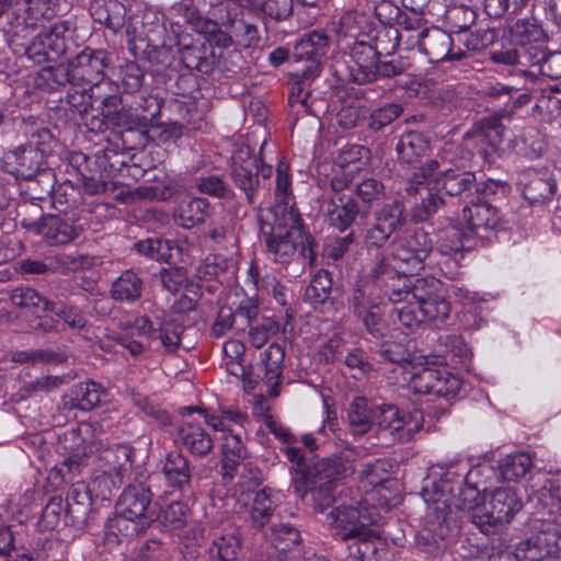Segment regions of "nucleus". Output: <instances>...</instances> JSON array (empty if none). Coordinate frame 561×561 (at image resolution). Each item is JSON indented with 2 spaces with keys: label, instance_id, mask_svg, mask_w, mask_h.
<instances>
[{
  "label": "nucleus",
  "instance_id": "f257e3e1",
  "mask_svg": "<svg viewBox=\"0 0 561 561\" xmlns=\"http://www.w3.org/2000/svg\"><path fill=\"white\" fill-rule=\"evenodd\" d=\"M284 455L291 463L294 493L300 500L310 493L317 513H323L337 500L339 481L354 473L353 462L341 456L307 459L305 451L294 446H287Z\"/></svg>",
  "mask_w": 561,
  "mask_h": 561
},
{
  "label": "nucleus",
  "instance_id": "f03ea898",
  "mask_svg": "<svg viewBox=\"0 0 561 561\" xmlns=\"http://www.w3.org/2000/svg\"><path fill=\"white\" fill-rule=\"evenodd\" d=\"M540 525L520 542L513 554L500 556L511 561H561V478L548 479L536 493Z\"/></svg>",
  "mask_w": 561,
  "mask_h": 561
},
{
  "label": "nucleus",
  "instance_id": "7ed1b4c3",
  "mask_svg": "<svg viewBox=\"0 0 561 561\" xmlns=\"http://www.w3.org/2000/svg\"><path fill=\"white\" fill-rule=\"evenodd\" d=\"M440 283L434 277H404L401 287H393L389 300L397 305V314L402 325L419 327L422 322L443 323L450 314V306L439 294Z\"/></svg>",
  "mask_w": 561,
  "mask_h": 561
},
{
  "label": "nucleus",
  "instance_id": "20e7f679",
  "mask_svg": "<svg viewBox=\"0 0 561 561\" xmlns=\"http://www.w3.org/2000/svg\"><path fill=\"white\" fill-rule=\"evenodd\" d=\"M260 219L265 244L276 262L286 263L296 254L306 257L307 250L311 253V237L304 233L301 219L294 208L279 205L275 210H261ZM309 260L313 261L311 254Z\"/></svg>",
  "mask_w": 561,
  "mask_h": 561
},
{
  "label": "nucleus",
  "instance_id": "39448f33",
  "mask_svg": "<svg viewBox=\"0 0 561 561\" xmlns=\"http://www.w3.org/2000/svg\"><path fill=\"white\" fill-rule=\"evenodd\" d=\"M438 169V162L431 160L420 169V173L413 175L409 191L416 193L426 191V197L422 198V202L412 210V218L415 221H424L439 209L443 205L440 190H444L447 195H457L469 190L476 180L472 172Z\"/></svg>",
  "mask_w": 561,
  "mask_h": 561
},
{
  "label": "nucleus",
  "instance_id": "423d86ee",
  "mask_svg": "<svg viewBox=\"0 0 561 561\" xmlns=\"http://www.w3.org/2000/svg\"><path fill=\"white\" fill-rule=\"evenodd\" d=\"M152 493L144 483L128 484L115 503V514L107 518V542L111 537L121 543L123 538L139 535L149 524L146 512L151 504Z\"/></svg>",
  "mask_w": 561,
  "mask_h": 561
},
{
  "label": "nucleus",
  "instance_id": "0eeeda50",
  "mask_svg": "<svg viewBox=\"0 0 561 561\" xmlns=\"http://www.w3.org/2000/svg\"><path fill=\"white\" fill-rule=\"evenodd\" d=\"M500 221L497 210L481 201L467 205L462 218L457 225L447 227L438 239V251L443 255H458L466 249L465 240L473 237L483 238L482 231L493 230Z\"/></svg>",
  "mask_w": 561,
  "mask_h": 561
},
{
  "label": "nucleus",
  "instance_id": "6e6552de",
  "mask_svg": "<svg viewBox=\"0 0 561 561\" xmlns=\"http://www.w3.org/2000/svg\"><path fill=\"white\" fill-rule=\"evenodd\" d=\"M432 249V241L425 231L417 230L407 239L392 243L387 257H382L371 270L380 274L412 275L423 267V261Z\"/></svg>",
  "mask_w": 561,
  "mask_h": 561
},
{
  "label": "nucleus",
  "instance_id": "1a4fd4ad",
  "mask_svg": "<svg viewBox=\"0 0 561 561\" xmlns=\"http://www.w3.org/2000/svg\"><path fill=\"white\" fill-rule=\"evenodd\" d=\"M402 33L393 26H383L378 31L376 45L357 42L351 50L348 62L353 81L363 84L378 78V55H389L398 47Z\"/></svg>",
  "mask_w": 561,
  "mask_h": 561
},
{
  "label": "nucleus",
  "instance_id": "9d476101",
  "mask_svg": "<svg viewBox=\"0 0 561 561\" xmlns=\"http://www.w3.org/2000/svg\"><path fill=\"white\" fill-rule=\"evenodd\" d=\"M54 138L46 128L37 129L25 145L4 153L3 167L7 172L20 179H31L47 165Z\"/></svg>",
  "mask_w": 561,
  "mask_h": 561
},
{
  "label": "nucleus",
  "instance_id": "9b49d317",
  "mask_svg": "<svg viewBox=\"0 0 561 561\" xmlns=\"http://www.w3.org/2000/svg\"><path fill=\"white\" fill-rule=\"evenodd\" d=\"M445 360L439 356H425L423 365H420L416 370L409 371V389L415 393L433 394L446 400L455 398L462 388V381L445 366L435 367L436 364Z\"/></svg>",
  "mask_w": 561,
  "mask_h": 561
},
{
  "label": "nucleus",
  "instance_id": "f8f14e48",
  "mask_svg": "<svg viewBox=\"0 0 561 561\" xmlns=\"http://www.w3.org/2000/svg\"><path fill=\"white\" fill-rule=\"evenodd\" d=\"M341 486L339 491V501L341 503L327 515V523L334 538L343 541L362 538L366 535L367 528L373 524V518L366 513L362 499H351V504L342 501L344 494H352L354 491L352 488Z\"/></svg>",
  "mask_w": 561,
  "mask_h": 561
},
{
  "label": "nucleus",
  "instance_id": "ddd939ff",
  "mask_svg": "<svg viewBox=\"0 0 561 561\" xmlns=\"http://www.w3.org/2000/svg\"><path fill=\"white\" fill-rule=\"evenodd\" d=\"M454 478L451 472H446L438 482H435V496L432 500L435 503L442 502L445 506L454 504L463 511H471L479 506L486 494L477 485H467L465 478L460 480L457 476L456 482H454Z\"/></svg>",
  "mask_w": 561,
  "mask_h": 561
},
{
  "label": "nucleus",
  "instance_id": "4468645a",
  "mask_svg": "<svg viewBox=\"0 0 561 561\" xmlns=\"http://www.w3.org/2000/svg\"><path fill=\"white\" fill-rule=\"evenodd\" d=\"M162 474L167 493L179 494L186 501L195 499L190 461L182 453H168L162 463Z\"/></svg>",
  "mask_w": 561,
  "mask_h": 561
},
{
  "label": "nucleus",
  "instance_id": "2eb2a0df",
  "mask_svg": "<svg viewBox=\"0 0 561 561\" xmlns=\"http://www.w3.org/2000/svg\"><path fill=\"white\" fill-rule=\"evenodd\" d=\"M328 37L321 32H312L296 44L294 58L296 61H307L306 68L300 69L305 79L313 77L320 71V59L325 54Z\"/></svg>",
  "mask_w": 561,
  "mask_h": 561
},
{
  "label": "nucleus",
  "instance_id": "dca6fc26",
  "mask_svg": "<svg viewBox=\"0 0 561 561\" xmlns=\"http://www.w3.org/2000/svg\"><path fill=\"white\" fill-rule=\"evenodd\" d=\"M449 525L445 518L436 516L434 519H426L423 528L415 537L417 549L428 557L440 556L447 548V538L449 536Z\"/></svg>",
  "mask_w": 561,
  "mask_h": 561
},
{
  "label": "nucleus",
  "instance_id": "f3484780",
  "mask_svg": "<svg viewBox=\"0 0 561 561\" xmlns=\"http://www.w3.org/2000/svg\"><path fill=\"white\" fill-rule=\"evenodd\" d=\"M490 494L486 513L494 524H506L520 511L523 502L510 486L495 488Z\"/></svg>",
  "mask_w": 561,
  "mask_h": 561
},
{
  "label": "nucleus",
  "instance_id": "a211bd4d",
  "mask_svg": "<svg viewBox=\"0 0 561 561\" xmlns=\"http://www.w3.org/2000/svg\"><path fill=\"white\" fill-rule=\"evenodd\" d=\"M38 231L50 245H66L81 236L83 227L58 215H49L43 218Z\"/></svg>",
  "mask_w": 561,
  "mask_h": 561
},
{
  "label": "nucleus",
  "instance_id": "6ab92c4d",
  "mask_svg": "<svg viewBox=\"0 0 561 561\" xmlns=\"http://www.w3.org/2000/svg\"><path fill=\"white\" fill-rule=\"evenodd\" d=\"M135 449L129 444L107 446V478L114 488L123 484L129 478L134 462Z\"/></svg>",
  "mask_w": 561,
  "mask_h": 561
},
{
  "label": "nucleus",
  "instance_id": "aec40b11",
  "mask_svg": "<svg viewBox=\"0 0 561 561\" xmlns=\"http://www.w3.org/2000/svg\"><path fill=\"white\" fill-rule=\"evenodd\" d=\"M351 421H402L398 409L392 404L368 402L365 398H355L350 405Z\"/></svg>",
  "mask_w": 561,
  "mask_h": 561
},
{
  "label": "nucleus",
  "instance_id": "412c9836",
  "mask_svg": "<svg viewBox=\"0 0 561 561\" xmlns=\"http://www.w3.org/2000/svg\"><path fill=\"white\" fill-rule=\"evenodd\" d=\"M105 183H102L96 190H92L90 185L85 186L83 195L84 220L88 229L92 232H100L103 229V219L105 218Z\"/></svg>",
  "mask_w": 561,
  "mask_h": 561
},
{
  "label": "nucleus",
  "instance_id": "4be33fe9",
  "mask_svg": "<svg viewBox=\"0 0 561 561\" xmlns=\"http://www.w3.org/2000/svg\"><path fill=\"white\" fill-rule=\"evenodd\" d=\"M208 215L209 203L201 197L182 201L173 211L175 224L184 229L203 224Z\"/></svg>",
  "mask_w": 561,
  "mask_h": 561
},
{
  "label": "nucleus",
  "instance_id": "5701e85b",
  "mask_svg": "<svg viewBox=\"0 0 561 561\" xmlns=\"http://www.w3.org/2000/svg\"><path fill=\"white\" fill-rule=\"evenodd\" d=\"M100 402V387L93 382L75 385L62 398L64 410L90 411Z\"/></svg>",
  "mask_w": 561,
  "mask_h": 561
},
{
  "label": "nucleus",
  "instance_id": "b1692460",
  "mask_svg": "<svg viewBox=\"0 0 561 561\" xmlns=\"http://www.w3.org/2000/svg\"><path fill=\"white\" fill-rule=\"evenodd\" d=\"M283 359L284 351L276 343L270 344L262 357L265 375L262 382L260 383V389H265V391L271 397H275L278 394V392L276 391V386L278 385L282 375Z\"/></svg>",
  "mask_w": 561,
  "mask_h": 561
},
{
  "label": "nucleus",
  "instance_id": "393cba45",
  "mask_svg": "<svg viewBox=\"0 0 561 561\" xmlns=\"http://www.w3.org/2000/svg\"><path fill=\"white\" fill-rule=\"evenodd\" d=\"M242 539L238 529L216 535L208 548L210 561H237L241 551Z\"/></svg>",
  "mask_w": 561,
  "mask_h": 561
},
{
  "label": "nucleus",
  "instance_id": "a878e982",
  "mask_svg": "<svg viewBox=\"0 0 561 561\" xmlns=\"http://www.w3.org/2000/svg\"><path fill=\"white\" fill-rule=\"evenodd\" d=\"M391 467L386 459H376L374 462L366 463L359 474V489L365 493L386 489V484L392 481L390 478Z\"/></svg>",
  "mask_w": 561,
  "mask_h": 561
},
{
  "label": "nucleus",
  "instance_id": "bb28decb",
  "mask_svg": "<svg viewBox=\"0 0 561 561\" xmlns=\"http://www.w3.org/2000/svg\"><path fill=\"white\" fill-rule=\"evenodd\" d=\"M411 341H386L381 345V355L393 363H408L404 367V379L409 381V371L416 370L420 365H423L424 355H417L410 351Z\"/></svg>",
  "mask_w": 561,
  "mask_h": 561
},
{
  "label": "nucleus",
  "instance_id": "cd10ccee",
  "mask_svg": "<svg viewBox=\"0 0 561 561\" xmlns=\"http://www.w3.org/2000/svg\"><path fill=\"white\" fill-rule=\"evenodd\" d=\"M84 466L85 456L71 455L51 468L47 479L55 489H62L69 483H79L76 480Z\"/></svg>",
  "mask_w": 561,
  "mask_h": 561
},
{
  "label": "nucleus",
  "instance_id": "c85d7f7f",
  "mask_svg": "<svg viewBox=\"0 0 561 561\" xmlns=\"http://www.w3.org/2000/svg\"><path fill=\"white\" fill-rule=\"evenodd\" d=\"M278 502L279 493L273 489L263 488L256 492L250 511L253 527L263 528L270 522Z\"/></svg>",
  "mask_w": 561,
  "mask_h": 561
},
{
  "label": "nucleus",
  "instance_id": "c756f323",
  "mask_svg": "<svg viewBox=\"0 0 561 561\" xmlns=\"http://www.w3.org/2000/svg\"><path fill=\"white\" fill-rule=\"evenodd\" d=\"M191 515L185 501L174 500L160 507L157 522L167 531L181 530L186 526Z\"/></svg>",
  "mask_w": 561,
  "mask_h": 561
},
{
  "label": "nucleus",
  "instance_id": "7c9ffc66",
  "mask_svg": "<svg viewBox=\"0 0 561 561\" xmlns=\"http://www.w3.org/2000/svg\"><path fill=\"white\" fill-rule=\"evenodd\" d=\"M428 145L422 134L410 131L401 136L396 150L399 160L416 168L420 158L427 151Z\"/></svg>",
  "mask_w": 561,
  "mask_h": 561
},
{
  "label": "nucleus",
  "instance_id": "2f4dec72",
  "mask_svg": "<svg viewBox=\"0 0 561 561\" xmlns=\"http://www.w3.org/2000/svg\"><path fill=\"white\" fill-rule=\"evenodd\" d=\"M533 468V459L527 453H515L504 457L497 465L502 481L516 482L526 477Z\"/></svg>",
  "mask_w": 561,
  "mask_h": 561
},
{
  "label": "nucleus",
  "instance_id": "473e14b6",
  "mask_svg": "<svg viewBox=\"0 0 561 561\" xmlns=\"http://www.w3.org/2000/svg\"><path fill=\"white\" fill-rule=\"evenodd\" d=\"M210 504L206 508V516L210 517L214 524H221L228 520L236 512L238 505L237 494H229L219 489H215L210 493Z\"/></svg>",
  "mask_w": 561,
  "mask_h": 561
},
{
  "label": "nucleus",
  "instance_id": "72a5a7b5",
  "mask_svg": "<svg viewBox=\"0 0 561 561\" xmlns=\"http://www.w3.org/2000/svg\"><path fill=\"white\" fill-rule=\"evenodd\" d=\"M180 434L185 446L194 455H207L213 448V438L199 423H183L180 426Z\"/></svg>",
  "mask_w": 561,
  "mask_h": 561
},
{
  "label": "nucleus",
  "instance_id": "f704fd0d",
  "mask_svg": "<svg viewBox=\"0 0 561 561\" xmlns=\"http://www.w3.org/2000/svg\"><path fill=\"white\" fill-rule=\"evenodd\" d=\"M501 480L497 466L490 462H482L473 466L465 477L467 485H477L483 493L489 494Z\"/></svg>",
  "mask_w": 561,
  "mask_h": 561
},
{
  "label": "nucleus",
  "instance_id": "c9c22d12",
  "mask_svg": "<svg viewBox=\"0 0 561 561\" xmlns=\"http://www.w3.org/2000/svg\"><path fill=\"white\" fill-rule=\"evenodd\" d=\"M422 46L430 58L435 61H443L456 58L451 55L453 39L446 32L434 28L425 34Z\"/></svg>",
  "mask_w": 561,
  "mask_h": 561
},
{
  "label": "nucleus",
  "instance_id": "e433bc0d",
  "mask_svg": "<svg viewBox=\"0 0 561 561\" xmlns=\"http://www.w3.org/2000/svg\"><path fill=\"white\" fill-rule=\"evenodd\" d=\"M10 301L13 306L33 313L54 310L50 302L30 287H16L10 293Z\"/></svg>",
  "mask_w": 561,
  "mask_h": 561
},
{
  "label": "nucleus",
  "instance_id": "4c0bfd02",
  "mask_svg": "<svg viewBox=\"0 0 561 561\" xmlns=\"http://www.w3.org/2000/svg\"><path fill=\"white\" fill-rule=\"evenodd\" d=\"M357 211V205L353 199L350 197H339L329 204V222L336 229L344 231L353 222Z\"/></svg>",
  "mask_w": 561,
  "mask_h": 561
},
{
  "label": "nucleus",
  "instance_id": "58836bf2",
  "mask_svg": "<svg viewBox=\"0 0 561 561\" xmlns=\"http://www.w3.org/2000/svg\"><path fill=\"white\" fill-rule=\"evenodd\" d=\"M69 81L70 75L65 65L43 67L33 78L34 85L44 91L54 90Z\"/></svg>",
  "mask_w": 561,
  "mask_h": 561
},
{
  "label": "nucleus",
  "instance_id": "ea45409f",
  "mask_svg": "<svg viewBox=\"0 0 561 561\" xmlns=\"http://www.w3.org/2000/svg\"><path fill=\"white\" fill-rule=\"evenodd\" d=\"M241 7H248L254 12L274 18L286 19L293 11V0H244Z\"/></svg>",
  "mask_w": 561,
  "mask_h": 561
},
{
  "label": "nucleus",
  "instance_id": "a19ab883",
  "mask_svg": "<svg viewBox=\"0 0 561 561\" xmlns=\"http://www.w3.org/2000/svg\"><path fill=\"white\" fill-rule=\"evenodd\" d=\"M141 282L130 271L123 273L112 286V296L122 301H131L140 296Z\"/></svg>",
  "mask_w": 561,
  "mask_h": 561
},
{
  "label": "nucleus",
  "instance_id": "79ce46f5",
  "mask_svg": "<svg viewBox=\"0 0 561 561\" xmlns=\"http://www.w3.org/2000/svg\"><path fill=\"white\" fill-rule=\"evenodd\" d=\"M236 478H238V481L234 484L233 492L240 495L254 492L263 480L262 471L251 461H247L242 465Z\"/></svg>",
  "mask_w": 561,
  "mask_h": 561
},
{
  "label": "nucleus",
  "instance_id": "37998d69",
  "mask_svg": "<svg viewBox=\"0 0 561 561\" xmlns=\"http://www.w3.org/2000/svg\"><path fill=\"white\" fill-rule=\"evenodd\" d=\"M67 507L70 514L85 516L92 505L91 490L83 483H73L67 494Z\"/></svg>",
  "mask_w": 561,
  "mask_h": 561
},
{
  "label": "nucleus",
  "instance_id": "c03bdc74",
  "mask_svg": "<svg viewBox=\"0 0 561 561\" xmlns=\"http://www.w3.org/2000/svg\"><path fill=\"white\" fill-rule=\"evenodd\" d=\"M300 531L290 524H279L273 527L271 541L274 548L284 553L299 545Z\"/></svg>",
  "mask_w": 561,
  "mask_h": 561
},
{
  "label": "nucleus",
  "instance_id": "a18cd8bd",
  "mask_svg": "<svg viewBox=\"0 0 561 561\" xmlns=\"http://www.w3.org/2000/svg\"><path fill=\"white\" fill-rule=\"evenodd\" d=\"M339 33L345 36L357 37L360 34L369 31L368 16L358 12L357 10H351L345 12L340 20Z\"/></svg>",
  "mask_w": 561,
  "mask_h": 561
},
{
  "label": "nucleus",
  "instance_id": "49530a36",
  "mask_svg": "<svg viewBox=\"0 0 561 561\" xmlns=\"http://www.w3.org/2000/svg\"><path fill=\"white\" fill-rule=\"evenodd\" d=\"M214 431L221 432V454L232 455L233 457H245L247 450L243 446L240 434L227 427V423H209Z\"/></svg>",
  "mask_w": 561,
  "mask_h": 561
},
{
  "label": "nucleus",
  "instance_id": "de8ad7c7",
  "mask_svg": "<svg viewBox=\"0 0 561 561\" xmlns=\"http://www.w3.org/2000/svg\"><path fill=\"white\" fill-rule=\"evenodd\" d=\"M26 180L30 182L27 187L32 191V197L35 199H44L50 195L56 184L55 173L48 165H45L33 178Z\"/></svg>",
  "mask_w": 561,
  "mask_h": 561
},
{
  "label": "nucleus",
  "instance_id": "09e8293b",
  "mask_svg": "<svg viewBox=\"0 0 561 561\" xmlns=\"http://www.w3.org/2000/svg\"><path fill=\"white\" fill-rule=\"evenodd\" d=\"M331 285L329 273L318 272L305 290L306 299L314 306L323 304L329 297Z\"/></svg>",
  "mask_w": 561,
  "mask_h": 561
},
{
  "label": "nucleus",
  "instance_id": "8fccbe9b",
  "mask_svg": "<svg viewBox=\"0 0 561 561\" xmlns=\"http://www.w3.org/2000/svg\"><path fill=\"white\" fill-rule=\"evenodd\" d=\"M222 351L226 356L227 370L233 376H243L244 344L238 340H229L224 344Z\"/></svg>",
  "mask_w": 561,
  "mask_h": 561
},
{
  "label": "nucleus",
  "instance_id": "3c124183",
  "mask_svg": "<svg viewBox=\"0 0 561 561\" xmlns=\"http://www.w3.org/2000/svg\"><path fill=\"white\" fill-rule=\"evenodd\" d=\"M136 248L140 254L158 261L169 262L170 259L179 256V252H174V255H172L170 245L165 240L157 238L141 240L136 244Z\"/></svg>",
  "mask_w": 561,
  "mask_h": 561
},
{
  "label": "nucleus",
  "instance_id": "603ef678",
  "mask_svg": "<svg viewBox=\"0 0 561 561\" xmlns=\"http://www.w3.org/2000/svg\"><path fill=\"white\" fill-rule=\"evenodd\" d=\"M249 279L250 282L259 289L265 290L267 294H272L278 305L284 306L286 304L285 288L278 283V280L272 276L267 275L263 280L262 285H259V272L257 267L254 264H251L249 267Z\"/></svg>",
  "mask_w": 561,
  "mask_h": 561
},
{
  "label": "nucleus",
  "instance_id": "864d4df0",
  "mask_svg": "<svg viewBox=\"0 0 561 561\" xmlns=\"http://www.w3.org/2000/svg\"><path fill=\"white\" fill-rule=\"evenodd\" d=\"M289 165L286 161H279L276 169V199L277 203L266 210H275L279 205H286L288 208H293L289 206L290 201V180H289Z\"/></svg>",
  "mask_w": 561,
  "mask_h": 561
},
{
  "label": "nucleus",
  "instance_id": "5fc2aeb1",
  "mask_svg": "<svg viewBox=\"0 0 561 561\" xmlns=\"http://www.w3.org/2000/svg\"><path fill=\"white\" fill-rule=\"evenodd\" d=\"M279 332V324L272 318H263L256 325L250 328V343L256 347H262L271 337Z\"/></svg>",
  "mask_w": 561,
  "mask_h": 561
},
{
  "label": "nucleus",
  "instance_id": "6e6d98bb",
  "mask_svg": "<svg viewBox=\"0 0 561 561\" xmlns=\"http://www.w3.org/2000/svg\"><path fill=\"white\" fill-rule=\"evenodd\" d=\"M376 221L387 228L390 232H394L403 222V205L399 201H394L385 205L377 214Z\"/></svg>",
  "mask_w": 561,
  "mask_h": 561
},
{
  "label": "nucleus",
  "instance_id": "4d7b16f0",
  "mask_svg": "<svg viewBox=\"0 0 561 561\" xmlns=\"http://www.w3.org/2000/svg\"><path fill=\"white\" fill-rule=\"evenodd\" d=\"M504 134V129L500 124H493L492 126H489L488 129L482 131H476L473 134H468V138H474L477 142L483 144L484 141L488 142V146H483L481 148V153L488 156L492 153L493 151H496L502 137Z\"/></svg>",
  "mask_w": 561,
  "mask_h": 561
},
{
  "label": "nucleus",
  "instance_id": "13d9d810",
  "mask_svg": "<svg viewBox=\"0 0 561 561\" xmlns=\"http://www.w3.org/2000/svg\"><path fill=\"white\" fill-rule=\"evenodd\" d=\"M232 159L233 179L236 183L240 186V188L248 193L250 190L254 187L256 183V176L252 172L254 161L252 158L249 157L242 164H238L236 161V157H233Z\"/></svg>",
  "mask_w": 561,
  "mask_h": 561
},
{
  "label": "nucleus",
  "instance_id": "bf43d9fd",
  "mask_svg": "<svg viewBox=\"0 0 561 561\" xmlns=\"http://www.w3.org/2000/svg\"><path fill=\"white\" fill-rule=\"evenodd\" d=\"M182 332V325L176 323L175 319H171L169 321H164L161 324L157 337L160 339L162 345L167 351L173 352L180 344Z\"/></svg>",
  "mask_w": 561,
  "mask_h": 561
},
{
  "label": "nucleus",
  "instance_id": "052dcab7",
  "mask_svg": "<svg viewBox=\"0 0 561 561\" xmlns=\"http://www.w3.org/2000/svg\"><path fill=\"white\" fill-rule=\"evenodd\" d=\"M61 508H62L61 497H59V496L51 497L42 511V515L38 520L39 526L44 530L54 529L59 522Z\"/></svg>",
  "mask_w": 561,
  "mask_h": 561
},
{
  "label": "nucleus",
  "instance_id": "680f3d73",
  "mask_svg": "<svg viewBox=\"0 0 561 561\" xmlns=\"http://www.w3.org/2000/svg\"><path fill=\"white\" fill-rule=\"evenodd\" d=\"M225 261L221 256L209 255L196 268V275L202 280H210L224 272Z\"/></svg>",
  "mask_w": 561,
  "mask_h": 561
},
{
  "label": "nucleus",
  "instance_id": "e2e57ef3",
  "mask_svg": "<svg viewBox=\"0 0 561 561\" xmlns=\"http://www.w3.org/2000/svg\"><path fill=\"white\" fill-rule=\"evenodd\" d=\"M164 557L163 543L159 539H148L139 547L135 561H160Z\"/></svg>",
  "mask_w": 561,
  "mask_h": 561
},
{
  "label": "nucleus",
  "instance_id": "0e129e2a",
  "mask_svg": "<svg viewBox=\"0 0 561 561\" xmlns=\"http://www.w3.org/2000/svg\"><path fill=\"white\" fill-rule=\"evenodd\" d=\"M368 150L360 145H348L341 149L336 162L341 168H346L355 163L363 164L362 160L367 159Z\"/></svg>",
  "mask_w": 561,
  "mask_h": 561
},
{
  "label": "nucleus",
  "instance_id": "69168bd1",
  "mask_svg": "<svg viewBox=\"0 0 561 561\" xmlns=\"http://www.w3.org/2000/svg\"><path fill=\"white\" fill-rule=\"evenodd\" d=\"M516 41L524 45L530 42H536L541 37L542 31L530 21H517L513 27Z\"/></svg>",
  "mask_w": 561,
  "mask_h": 561
},
{
  "label": "nucleus",
  "instance_id": "338daca9",
  "mask_svg": "<svg viewBox=\"0 0 561 561\" xmlns=\"http://www.w3.org/2000/svg\"><path fill=\"white\" fill-rule=\"evenodd\" d=\"M402 108L397 104H388L382 106L371 114L370 126L375 129H380L390 124L400 116Z\"/></svg>",
  "mask_w": 561,
  "mask_h": 561
},
{
  "label": "nucleus",
  "instance_id": "774afa93",
  "mask_svg": "<svg viewBox=\"0 0 561 561\" xmlns=\"http://www.w3.org/2000/svg\"><path fill=\"white\" fill-rule=\"evenodd\" d=\"M245 457H233L232 455L221 454L220 476L225 485L230 484L237 477L238 471L245 463Z\"/></svg>",
  "mask_w": 561,
  "mask_h": 561
}]
</instances>
